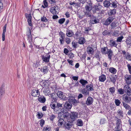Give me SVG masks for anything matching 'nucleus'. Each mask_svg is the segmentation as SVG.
<instances>
[{
  "instance_id": "obj_1",
  "label": "nucleus",
  "mask_w": 131,
  "mask_h": 131,
  "mask_svg": "<svg viewBox=\"0 0 131 131\" xmlns=\"http://www.w3.org/2000/svg\"><path fill=\"white\" fill-rule=\"evenodd\" d=\"M68 100L69 103L72 104L75 106L77 105L79 103V101L76 100L74 97L72 96L70 97Z\"/></svg>"
},
{
  "instance_id": "obj_2",
  "label": "nucleus",
  "mask_w": 131,
  "mask_h": 131,
  "mask_svg": "<svg viewBox=\"0 0 131 131\" xmlns=\"http://www.w3.org/2000/svg\"><path fill=\"white\" fill-rule=\"evenodd\" d=\"M72 107V104L69 102H66L64 104V106L63 107V111L64 112V111L67 112L70 110Z\"/></svg>"
},
{
  "instance_id": "obj_3",
  "label": "nucleus",
  "mask_w": 131,
  "mask_h": 131,
  "mask_svg": "<svg viewBox=\"0 0 131 131\" xmlns=\"http://www.w3.org/2000/svg\"><path fill=\"white\" fill-rule=\"evenodd\" d=\"M50 11L53 15L57 14L59 13L57 7L53 6L50 8Z\"/></svg>"
},
{
  "instance_id": "obj_4",
  "label": "nucleus",
  "mask_w": 131,
  "mask_h": 131,
  "mask_svg": "<svg viewBox=\"0 0 131 131\" xmlns=\"http://www.w3.org/2000/svg\"><path fill=\"white\" fill-rule=\"evenodd\" d=\"M78 112H71L70 114V118L72 121H75L78 118Z\"/></svg>"
},
{
  "instance_id": "obj_5",
  "label": "nucleus",
  "mask_w": 131,
  "mask_h": 131,
  "mask_svg": "<svg viewBox=\"0 0 131 131\" xmlns=\"http://www.w3.org/2000/svg\"><path fill=\"white\" fill-rule=\"evenodd\" d=\"M124 90L127 95L128 96L131 95V89L128 85H125L124 87Z\"/></svg>"
},
{
  "instance_id": "obj_6",
  "label": "nucleus",
  "mask_w": 131,
  "mask_h": 131,
  "mask_svg": "<svg viewBox=\"0 0 131 131\" xmlns=\"http://www.w3.org/2000/svg\"><path fill=\"white\" fill-rule=\"evenodd\" d=\"M58 96L62 100H67V98L64 94V93L61 91H59L58 92L57 94Z\"/></svg>"
},
{
  "instance_id": "obj_7",
  "label": "nucleus",
  "mask_w": 131,
  "mask_h": 131,
  "mask_svg": "<svg viewBox=\"0 0 131 131\" xmlns=\"http://www.w3.org/2000/svg\"><path fill=\"white\" fill-rule=\"evenodd\" d=\"M114 19V18L113 17H109L106 20L105 23H104V24L106 26L108 25Z\"/></svg>"
},
{
  "instance_id": "obj_8",
  "label": "nucleus",
  "mask_w": 131,
  "mask_h": 131,
  "mask_svg": "<svg viewBox=\"0 0 131 131\" xmlns=\"http://www.w3.org/2000/svg\"><path fill=\"white\" fill-rule=\"evenodd\" d=\"M125 80L127 84H131V75L126 74L125 76Z\"/></svg>"
},
{
  "instance_id": "obj_9",
  "label": "nucleus",
  "mask_w": 131,
  "mask_h": 131,
  "mask_svg": "<svg viewBox=\"0 0 131 131\" xmlns=\"http://www.w3.org/2000/svg\"><path fill=\"white\" fill-rule=\"evenodd\" d=\"M123 100L126 103H129L131 101V98L129 96L125 94L124 95Z\"/></svg>"
},
{
  "instance_id": "obj_10",
  "label": "nucleus",
  "mask_w": 131,
  "mask_h": 131,
  "mask_svg": "<svg viewBox=\"0 0 131 131\" xmlns=\"http://www.w3.org/2000/svg\"><path fill=\"white\" fill-rule=\"evenodd\" d=\"M93 102V98L91 96L88 97L86 101V104L87 105H89L92 104Z\"/></svg>"
},
{
  "instance_id": "obj_11",
  "label": "nucleus",
  "mask_w": 131,
  "mask_h": 131,
  "mask_svg": "<svg viewBox=\"0 0 131 131\" xmlns=\"http://www.w3.org/2000/svg\"><path fill=\"white\" fill-rule=\"evenodd\" d=\"M40 93L39 92L38 90H36L34 89L32 90V92L31 93V94L32 96L35 97L39 96Z\"/></svg>"
},
{
  "instance_id": "obj_12",
  "label": "nucleus",
  "mask_w": 131,
  "mask_h": 131,
  "mask_svg": "<svg viewBox=\"0 0 131 131\" xmlns=\"http://www.w3.org/2000/svg\"><path fill=\"white\" fill-rule=\"evenodd\" d=\"M50 58V55H46L45 56H42V58L43 61L46 62H49Z\"/></svg>"
},
{
  "instance_id": "obj_13",
  "label": "nucleus",
  "mask_w": 131,
  "mask_h": 131,
  "mask_svg": "<svg viewBox=\"0 0 131 131\" xmlns=\"http://www.w3.org/2000/svg\"><path fill=\"white\" fill-rule=\"evenodd\" d=\"M93 87V85L92 84H89L86 85V88L88 91H94Z\"/></svg>"
},
{
  "instance_id": "obj_14",
  "label": "nucleus",
  "mask_w": 131,
  "mask_h": 131,
  "mask_svg": "<svg viewBox=\"0 0 131 131\" xmlns=\"http://www.w3.org/2000/svg\"><path fill=\"white\" fill-rule=\"evenodd\" d=\"M38 101L41 103H44L46 101V99L44 96H38Z\"/></svg>"
},
{
  "instance_id": "obj_15",
  "label": "nucleus",
  "mask_w": 131,
  "mask_h": 131,
  "mask_svg": "<svg viewBox=\"0 0 131 131\" xmlns=\"http://www.w3.org/2000/svg\"><path fill=\"white\" fill-rule=\"evenodd\" d=\"M108 53H107L108 58L109 59L110 61L112 60V56H113V51L111 49H108Z\"/></svg>"
},
{
  "instance_id": "obj_16",
  "label": "nucleus",
  "mask_w": 131,
  "mask_h": 131,
  "mask_svg": "<svg viewBox=\"0 0 131 131\" xmlns=\"http://www.w3.org/2000/svg\"><path fill=\"white\" fill-rule=\"evenodd\" d=\"M51 97L53 103L57 101L58 97L54 93H53L51 94Z\"/></svg>"
},
{
  "instance_id": "obj_17",
  "label": "nucleus",
  "mask_w": 131,
  "mask_h": 131,
  "mask_svg": "<svg viewBox=\"0 0 131 131\" xmlns=\"http://www.w3.org/2000/svg\"><path fill=\"white\" fill-rule=\"evenodd\" d=\"M72 125V123L70 121H67L65 123V126L66 128L68 130L70 129Z\"/></svg>"
},
{
  "instance_id": "obj_18",
  "label": "nucleus",
  "mask_w": 131,
  "mask_h": 131,
  "mask_svg": "<svg viewBox=\"0 0 131 131\" xmlns=\"http://www.w3.org/2000/svg\"><path fill=\"white\" fill-rule=\"evenodd\" d=\"M108 50L107 48V47H104L101 48V52L103 54H106L108 53Z\"/></svg>"
},
{
  "instance_id": "obj_19",
  "label": "nucleus",
  "mask_w": 131,
  "mask_h": 131,
  "mask_svg": "<svg viewBox=\"0 0 131 131\" xmlns=\"http://www.w3.org/2000/svg\"><path fill=\"white\" fill-rule=\"evenodd\" d=\"M106 80V76L103 74H102L99 77V80L100 82H104Z\"/></svg>"
},
{
  "instance_id": "obj_20",
  "label": "nucleus",
  "mask_w": 131,
  "mask_h": 131,
  "mask_svg": "<svg viewBox=\"0 0 131 131\" xmlns=\"http://www.w3.org/2000/svg\"><path fill=\"white\" fill-rule=\"evenodd\" d=\"M66 31L67 33H66V35L67 36L71 37L74 35L73 32L71 30L67 29Z\"/></svg>"
},
{
  "instance_id": "obj_21",
  "label": "nucleus",
  "mask_w": 131,
  "mask_h": 131,
  "mask_svg": "<svg viewBox=\"0 0 131 131\" xmlns=\"http://www.w3.org/2000/svg\"><path fill=\"white\" fill-rule=\"evenodd\" d=\"M84 17H88L91 18L93 17V16L92 15L90 12L89 11H86L84 12Z\"/></svg>"
},
{
  "instance_id": "obj_22",
  "label": "nucleus",
  "mask_w": 131,
  "mask_h": 131,
  "mask_svg": "<svg viewBox=\"0 0 131 131\" xmlns=\"http://www.w3.org/2000/svg\"><path fill=\"white\" fill-rule=\"evenodd\" d=\"M6 25H5L3 27V31L2 36V39L3 41H4L5 39V32L6 31Z\"/></svg>"
},
{
  "instance_id": "obj_23",
  "label": "nucleus",
  "mask_w": 131,
  "mask_h": 131,
  "mask_svg": "<svg viewBox=\"0 0 131 131\" xmlns=\"http://www.w3.org/2000/svg\"><path fill=\"white\" fill-rule=\"evenodd\" d=\"M86 41L85 39L83 37H81L78 40V43L80 44L83 45Z\"/></svg>"
},
{
  "instance_id": "obj_24",
  "label": "nucleus",
  "mask_w": 131,
  "mask_h": 131,
  "mask_svg": "<svg viewBox=\"0 0 131 131\" xmlns=\"http://www.w3.org/2000/svg\"><path fill=\"white\" fill-rule=\"evenodd\" d=\"M103 6L105 7H108L110 5L111 3L107 0H105L103 2Z\"/></svg>"
},
{
  "instance_id": "obj_25",
  "label": "nucleus",
  "mask_w": 131,
  "mask_h": 131,
  "mask_svg": "<svg viewBox=\"0 0 131 131\" xmlns=\"http://www.w3.org/2000/svg\"><path fill=\"white\" fill-rule=\"evenodd\" d=\"M93 13H96L97 11L99 10L98 6L97 5H94L92 9Z\"/></svg>"
},
{
  "instance_id": "obj_26",
  "label": "nucleus",
  "mask_w": 131,
  "mask_h": 131,
  "mask_svg": "<svg viewBox=\"0 0 131 131\" xmlns=\"http://www.w3.org/2000/svg\"><path fill=\"white\" fill-rule=\"evenodd\" d=\"M79 82L82 84V86L84 87H85V85L88 83L87 81L82 79Z\"/></svg>"
},
{
  "instance_id": "obj_27",
  "label": "nucleus",
  "mask_w": 131,
  "mask_h": 131,
  "mask_svg": "<svg viewBox=\"0 0 131 131\" xmlns=\"http://www.w3.org/2000/svg\"><path fill=\"white\" fill-rule=\"evenodd\" d=\"M90 23L92 24H94L98 23L96 18L93 16V17L91 18Z\"/></svg>"
},
{
  "instance_id": "obj_28",
  "label": "nucleus",
  "mask_w": 131,
  "mask_h": 131,
  "mask_svg": "<svg viewBox=\"0 0 131 131\" xmlns=\"http://www.w3.org/2000/svg\"><path fill=\"white\" fill-rule=\"evenodd\" d=\"M123 106L127 110H129L130 108V106L128 105L126 103L124 102H122Z\"/></svg>"
},
{
  "instance_id": "obj_29",
  "label": "nucleus",
  "mask_w": 131,
  "mask_h": 131,
  "mask_svg": "<svg viewBox=\"0 0 131 131\" xmlns=\"http://www.w3.org/2000/svg\"><path fill=\"white\" fill-rule=\"evenodd\" d=\"M109 71L111 73L113 74H115L117 72V70L116 69L113 67H111L109 69Z\"/></svg>"
},
{
  "instance_id": "obj_30",
  "label": "nucleus",
  "mask_w": 131,
  "mask_h": 131,
  "mask_svg": "<svg viewBox=\"0 0 131 131\" xmlns=\"http://www.w3.org/2000/svg\"><path fill=\"white\" fill-rule=\"evenodd\" d=\"M48 70V67L47 66H45L43 68H41V71L44 73H47Z\"/></svg>"
},
{
  "instance_id": "obj_31",
  "label": "nucleus",
  "mask_w": 131,
  "mask_h": 131,
  "mask_svg": "<svg viewBox=\"0 0 131 131\" xmlns=\"http://www.w3.org/2000/svg\"><path fill=\"white\" fill-rule=\"evenodd\" d=\"M110 45L111 46H114L116 47L117 45V44L116 43L115 41H114L113 40H111L110 41Z\"/></svg>"
},
{
  "instance_id": "obj_32",
  "label": "nucleus",
  "mask_w": 131,
  "mask_h": 131,
  "mask_svg": "<svg viewBox=\"0 0 131 131\" xmlns=\"http://www.w3.org/2000/svg\"><path fill=\"white\" fill-rule=\"evenodd\" d=\"M29 29V34L28 35V40L29 42H31L32 41V36L31 34V30L30 29Z\"/></svg>"
},
{
  "instance_id": "obj_33",
  "label": "nucleus",
  "mask_w": 131,
  "mask_h": 131,
  "mask_svg": "<svg viewBox=\"0 0 131 131\" xmlns=\"http://www.w3.org/2000/svg\"><path fill=\"white\" fill-rule=\"evenodd\" d=\"M77 124L78 126H81L83 125V122L81 119H78L77 121Z\"/></svg>"
},
{
  "instance_id": "obj_34",
  "label": "nucleus",
  "mask_w": 131,
  "mask_h": 131,
  "mask_svg": "<svg viewBox=\"0 0 131 131\" xmlns=\"http://www.w3.org/2000/svg\"><path fill=\"white\" fill-rule=\"evenodd\" d=\"M5 93V90L3 85L1 86L0 88V96H2Z\"/></svg>"
},
{
  "instance_id": "obj_35",
  "label": "nucleus",
  "mask_w": 131,
  "mask_h": 131,
  "mask_svg": "<svg viewBox=\"0 0 131 131\" xmlns=\"http://www.w3.org/2000/svg\"><path fill=\"white\" fill-rule=\"evenodd\" d=\"M87 90H86L85 88H84L82 90L81 92L83 94L87 95L89 94V92Z\"/></svg>"
},
{
  "instance_id": "obj_36",
  "label": "nucleus",
  "mask_w": 131,
  "mask_h": 131,
  "mask_svg": "<svg viewBox=\"0 0 131 131\" xmlns=\"http://www.w3.org/2000/svg\"><path fill=\"white\" fill-rule=\"evenodd\" d=\"M63 116V117L64 118V119L67 118L69 117V116L70 115V114L66 111H64V113Z\"/></svg>"
},
{
  "instance_id": "obj_37",
  "label": "nucleus",
  "mask_w": 131,
  "mask_h": 131,
  "mask_svg": "<svg viewBox=\"0 0 131 131\" xmlns=\"http://www.w3.org/2000/svg\"><path fill=\"white\" fill-rule=\"evenodd\" d=\"M116 13V10L115 9H114L112 10H110V12L108 13L109 15H114Z\"/></svg>"
},
{
  "instance_id": "obj_38",
  "label": "nucleus",
  "mask_w": 131,
  "mask_h": 131,
  "mask_svg": "<svg viewBox=\"0 0 131 131\" xmlns=\"http://www.w3.org/2000/svg\"><path fill=\"white\" fill-rule=\"evenodd\" d=\"M59 35L60 36V38L59 39L64 40L65 36V35L64 33L61 31L59 32Z\"/></svg>"
},
{
  "instance_id": "obj_39",
  "label": "nucleus",
  "mask_w": 131,
  "mask_h": 131,
  "mask_svg": "<svg viewBox=\"0 0 131 131\" xmlns=\"http://www.w3.org/2000/svg\"><path fill=\"white\" fill-rule=\"evenodd\" d=\"M126 42L127 46L128 47V48H129L131 44V39L129 38H128L126 40Z\"/></svg>"
},
{
  "instance_id": "obj_40",
  "label": "nucleus",
  "mask_w": 131,
  "mask_h": 131,
  "mask_svg": "<svg viewBox=\"0 0 131 131\" xmlns=\"http://www.w3.org/2000/svg\"><path fill=\"white\" fill-rule=\"evenodd\" d=\"M87 51L89 54H93L94 51H93V49L92 48L88 47L87 49Z\"/></svg>"
},
{
  "instance_id": "obj_41",
  "label": "nucleus",
  "mask_w": 131,
  "mask_h": 131,
  "mask_svg": "<svg viewBox=\"0 0 131 131\" xmlns=\"http://www.w3.org/2000/svg\"><path fill=\"white\" fill-rule=\"evenodd\" d=\"M116 125L122 126V122L120 119L117 118L116 119Z\"/></svg>"
},
{
  "instance_id": "obj_42",
  "label": "nucleus",
  "mask_w": 131,
  "mask_h": 131,
  "mask_svg": "<svg viewBox=\"0 0 131 131\" xmlns=\"http://www.w3.org/2000/svg\"><path fill=\"white\" fill-rule=\"evenodd\" d=\"M109 90L110 92L111 93L113 94L115 92V88L114 87H113L110 88L109 89Z\"/></svg>"
},
{
  "instance_id": "obj_43",
  "label": "nucleus",
  "mask_w": 131,
  "mask_h": 131,
  "mask_svg": "<svg viewBox=\"0 0 131 131\" xmlns=\"http://www.w3.org/2000/svg\"><path fill=\"white\" fill-rule=\"evenodd\" d=\"M102 34L104 36L107 35H110V32L108 30H105L103 32Z\"/></svg>"
},
{
  "instance_id": "obj_44",
  "label": "nucleus",
  "mask_w": 131,
  "mask_h": 131,
  "mask_svg": "<svg viewBox=\"0 0 131 131\" xmlns=\"http://www.w3.org/2000/svg\"><path fill=\"white\" fill-rule=\"evenodd\" d=\"M89 4L88 5H86L85 6V9L86 11H89L90 12L91 10V6Z\"/></svg>"
},
{
  "instance_id": "obj_45",
  "label": "nucleus",
  "mask_w": 131,
  "mask_h": 131,
  "mask_svg": "<svg viewBox=\"0 0 131 131\" xmlns=\"http://www.w3.org/2000/svg\"><path fill=\"white\" fill-rule=\"evenodd\" d=\"M72 45L73 47L74 48H76L78 46V44L77 42H75L74 41H73L72 42Z\"/></svg>"
},
{
  "instance_id": "obj_46",
  "label": "nucleus",
  "mask_w": 131,
  "mask_h": 131,
  "mask_svg": "<svg viewBox=\"0 0 131 131\" xmlns=\"http://www.w3.org/2000/svg\"><path fill=\"white\" fill-rule=\"evenodd\" d=\"M116 79L115 77H111V78H110V80L113 83H115L116 80Z\"/></svg>"
},
{
  "instance_id": "obj_47",
  "label": "nucleus",
  "mask_w": 131,
  "mask_h": 131,
  "mask_svg": "<svg viewBox=\"0 0 131 131\" xmlns=\"http://www.w3.org/2000/svg\"><path fill=\"white\" fill-rule=\"evenodd\" d=\"M125 91L124 89L120 88L118 89V92L119 94H123L124 93Z\"/></svg>"
},
{
  "instance_id": "obj_48",
  "label": "nucleus",
  "mask_w": 131,
  "mask_h": 131,
  "mask_svg": "<svg viewBox=\"0 0 131 131\" xmlns=\"http://www.w3.org/2000/svg\"><path fill=\"white\" fill-rule=\"evenodd\" d=\"M115 103L116 105L119 106L121 102L118 99H116L115 100Z\"/></svg>"
},
{
  "instance_id": "obj_49",
  "label": "nucleus",
  "mask_w": 131,
  "mask_h": 131,
  "mask_svg": "<svg viewBox=\"0 0 131 131\" xmlns=\"http://www.w3.org/2000/svg\"><path fill=\"white\" fill-rule=\"evenodd\" d=\"M65 20V19L64 18H62L58 20V23L60 24H63Z\"/></svg>"
},
{
  "instance_id": "obj_50",
  "label": "nucleus",
  "mask_w": 131,
  "mask_h": 131,
  "mask_svg": "<svg viewBox=\"0 0 131 131\" xmlns=\"http://www.w3.org/2000/svg\"><path fill=\"white\" fill-rule=\"evenodd\" d=\"M41 20L43 22L46 23L48 21V20L46 17L44 16L41 17Z\"/></svg>"
},
{
  "instance_id": "obj_51",
  "label": "nucleus",
  "mask_w": 131,
  "mask_h": 131,
  "mask_svg": "<svg viewBox=\"0 0 131 131\" xmlns=\"http://www.w3.org/2000/svg\"><path fill=\"white\" fill-rule=\"evenodd\" d=\"M49 91L48 90V89L46 88L44 89L43 92L46 95H48L49 92Z\"/></svg>"
},
{
  "instance_id": "obj_52",
  "label": "nucleus",
  "mask_w": 131,
  "mask_h": 131,
  "mask_svg": "<svg viewBox=\"0 0 131 131\" xmlns=\"http://www.w3.org/2000/svg\"><path fill=\"white\" fill-rule=\"evenodd\" d=\"M127 53L128 54L127 55H127L126 56V59H127L129 60H131V56H130V54H129L128 52H127Z\"/></svg>"
},
{
  "instance_id": "obj_53",
  "label": "nucleus",
  "mask_w": 131,
  "mask_h": 131,
  "mask_svg": "<svg viewBox=\"0 0 131 131\" xmlns=\"http://www.w3.org/2000/svg\"><path fill=\"white\" fill-rule=\"evenodd\" d=\"M123 38L124 37L123 36L118 37L117 38V41L118 42H121Z\"/></svg>"
},
{
  "instance_id": "obj_54",
  "label": "nucleus",
  "mask_w": 131,
  "mask_h": 131,
  "mask_svg": "<svg viewBox=\"0 0 131 131\" xmlns=\"http://www.w3.org/2000/svg\"><path fill=\"white\" fill-rule=\"evenodd\" d=\"M56 116L52 114L49 118L50 120L52 121H53L54 119L55 118Z\"/></svg>"
},
{
  "instance_id": "obj_55",
  "label": "nucleus",
  "mask_w": 131,
  "mask_h": 131,
  "mask_svg": "<svg viewBox=\"0 0 131 131\" xmlns=\"http://www.w3.org/2000/svg\"><path fill=\"white\" fill-rule=\"evenodd\" d=\"M66 42L67 44H69L71 42V40L69 38H66Z\"/></svg>"
},
{
  "instance_id": "obj_56",
  "label": "nucleus",
  "mask_w": 131,
  "mask_h": 131,
  "mask_svg": "<svg viewBox=\"0 0 131 131\" xmlns=\"http://www.w3.org/2000/svg\"><path fill=\"white\" fill-rule=\"evenodd\" d=\"M26 16L27 18H28V19H31V15L30 14H26Z\"/></svg>"
},
{
  "instance_id": "obj_57",
  "label": "nucleus",
  "mask_w": 131,
  "mask_h": 131,
  "mask_svg": "<svg viewBox=\"0 0 131 131\" xmlns=\"http://www.w3.org/2000/svg\"><path fill=\"white\" fill-rule=\"evenodd\" d=\"M117 113L121 116L123 117L122 115L123 113L122 111L120 109H119L117 111Z\"/></svg>"
},
{
  "instance_id": "obj_58",
  "label": "nucleus",
  "mask_w": 131,
  "mask_h": 131,
  "mask_svg": "<svg viewBox=\"0 0 131 131\" xmlns=\"http://www.w3.org/2000/svg\"><path fill=\"white\" fill-rule=\"evenodd\" d=\"M105 120L104 118H102L101 119L100 123L101 124H104L105 123Z\"/></svg>"
},
{
  "instance_id": "obj_59",
  "label": "nucleus",
  "mask_w": 131,
  "mask_h": 131,
  "mask_svg": "<svg viewBox=\"0 0 131 131\" xmlns=\"http://www.w3.org/2000/svg\"><path fill=\"white\" fill-rule=\"evenodd\" d=\"M62 104H61L59 103H57L56 107L58 108L62 107Z\"/></svg>"
},
{
  "instance_id": "obj_60",
  "label": "nucleus",
  "mask_w": 131,
  "mask_h": 131,
  "mask_svg": "<svg viewBox=\"0 0 131 131\" xmlns=\"http://www.w3.org/2000/svg\"><path fill=\"white\" fill-rule=\"evenodd\" d=\"M45 123V121L43 119H41L40 121V125L41 127H42Z\"/></svg>"
},
{
  "instance_id": "obj_61",
  "label": "nucleus",
  "mask_w": 131,
  "mask_h": 131,
  "mask_svg": "<svg viewBox=\"0 0 131 131\" xmlns=\"http://www.w3.org/2000/svg\"><path fill=\"white\" fill-rule=\"evenodd\" d=\"M64 112L63 111L62 112H60L58 114V117L59 118H60L63 115V114L64 113Z\"/></svg>"
},
{
  "instance_id": "obj_62",
  "label": "nucleus",
  "mask_w": 131,
  "mask_h": 131,
  "mask_svg": "<svg viewBox=\"0 0 131 131\" xmlns=\"http://www.w3.org/2000/svg\"><path fill=\"white\" fill-rule=\"evenodd\" d=\"M127 67L129 71V73L131 74V66L130 64H127Z\"/></svg>"
},
{
  "instance_id": "obj_63",
  "label": "nucleus",
  "mask_w": 131,
  "mask_h": 131,
  "mask_svg": "<svg viewBox=\"0 0 131 131\" xmlns=\"http://www.w3.org/2000/svg\"><path fill=\"white\" fill-rule=\"evenodd\" d=\"M112 5L113 7L114 8H116L117 7V4L115 2H113L112 4Z\"/></svg>"
},
{
  "instance_id": "obj_64",
  "label": "nucleus",
  "mask_w": 131,
  "mask_h": 131,
  "mask_svg": "<svg viewBox=\"0 0 131 131\" xmlns=\"http://www.w3.org/2000/svg\"><path fill=\"white\" fill-rule=\"evenodd\" d=\"M27 21L29 25L32 26V25L31 23V19H27Z\"/></svg>"
}]
</instances>
